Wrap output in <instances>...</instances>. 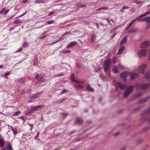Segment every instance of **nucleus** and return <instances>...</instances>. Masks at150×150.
I'll return each instance as SVG.
<instances>
[{"label":"nucleus","mask_w":150,"mask_h":150,"mask_svg":"<svg viewBox=\"0 0 150 150\" xmlns=\"http://www.w3.org/2000/svg\"><path fill=\"white\" fill-rule=\"evenodd\" d=\"M149 98V97H148L144 99H141L139 100V103H144L146 102Z\"/></svg>","instance_id":"5701e85b"},{"label":"nucleus","mask_w":150,"mask_h":150,"mask_svg":"<svg viewBox=\"0 0 150 150\" xmlns=\"http://www.w3.org/2000/svg\"><path fill=\"white\" fill-rule=\"evenodd\" d=\"M150 13V11H148L146 12L145 13H144L143 14H142L141 15V16H146L147 14Z\"/></svg>","instance_id":"c756f323"},{"label":"nucleus","mask_w":150,"mask_h":150,"mask_svg":"<svg viewBox=\"0 0 150 150\" xmlns=\"http://www.w3.org/2000/svg\"><path fill=\"white\" fill-rule=\"evenodd\" d=\"M66 92L67 91L66 90L64 89L62 91V92L61 93V94H63L64 93H66Z\"/></svg>","instance_id":"8fccbe9b"},{"label":"nucleus","mask_w":150,"mask_h":150,"mask_svg":"<svg viewBox=\"0 0 150 150\" xmlns=\"http://www.w3.org/2000/svg\"><path fill=\"white\" fill-rule=\"evenodd\" d=\"M42 94L41 92L35 93L31 95H30V97L31 99H34L39 97L40 95Z\"/></svg>","instance_id":"39448f33"},{"label":"nucleus","mask_w":150,"mask_h":150,"mask_svg":"<svg viewBox=\"0 0 150 150\" xmlns=\"http://www.w3.org/2000/svg\"><path fill=\"white\" fill-rule=\"evenodd\" d=\"M35 3L37 4H40V3H45V1L42 0H39L37 1H35Z\"/></svg>","instance_id":"473e14b6"},{"label":"nucleus","mask_w":150,"mask_h":150,"mask_svg":"<svg viewBox=\"0 0 150 150\" xmlns=\"http://www.w3.org/2000/svg\"><path fill=\"white\" fill-rule=\"evenodd\" d=\"M64 75V74L63 73H62L58 74L57 75V76H63Z\"/></svg>","instance_id":"3c124183"},{"label":"nucleus","mask_w":150,"mask_h":150,"mask_svg":"<svg viewBox=\"0 0 150 150\" xmlns=\"http://www.w3.org/2000/svg\"><path fill=\"white\" fill-rule=\"evenodd\" d=\"M117 86L121 90H123L126 88V85L125 84L117 82Z\"/></svg>","instance_id":"9d476101"},{"label":"nucleus","mask_w":150,"mask_h":150,"mask_svg":"<svg viewBox=\"0 0 150 150\" xmlns=\"http://www.w3.org/2000/svg\"><path fill=\"white\" fill-rule=\"evenodd\" d=\"M127 37L125 36L124 37V38L121 40L120 43V45H122L126 43L127 41Z\"/></svg>","instance_id":"2eb2a0df"},{"label":"nucleus","mask_w":150,"mask_h":150,"mask_svg":"<svg viewBox=\"0 0 150 150\" xmlns=\"http://www.w3.org/2000/svg\"><path fill=\"white\" fill-rule=\"evenodd\" d=\"M144 94V93H138L136 96V97H137L140 96H142Z\"/></svg>","instance_id":"e433bc0d"},{"label":"nucleus","mask_w":150,"mask_h":150,"mask_svg":"<svg viewBox=\"0 0 150 150\" xmlns=\"http://www.w3.org/2000/svg\"><path fill=\"white\" fill-rule=\"evenodd\" d=\"M39 134H40L39 132H38L37 133L36 136L35 137V139H36L37 137H39Z\"/></svg>","instance_id":"864d4df0"},{"label":"nucleus","mask_w":150,"mask_h":150,"mask_svg":"<svg viewBox=\"0 0 150 150\" xmlns=\"http://www.w3.org/2000/svg\"><path fill=\"white\" fill-rule=\"evenodd\" d=\"M117 61L116 59L115 58L113 61V63L114 64Z\"/></svg>","instance_id":"13d9d810"},{"label":"nucleus","mask_w":150,"mask_h":150,"mask_svg":"<svg viewBox=\"0 0 150 150\" xmlns=\"http://www.w3.org/2000/svg\"><path fill=\"white\" fill-rule=\"evenodd\" d=\"M136 21V19L130 22V24L131 25H132V24H133V23H134Z\"/></svg>","instance_id":"680f3d73"},{"label":"nucleus","mask_w":150,"mask_h":150,"mask_svg":"<svg viewBox=\"0 0 150 150\" xmlns=\"http://www.w3.org/2000/svg\"><path fill=\"white\" fill-rule=\"evenodd\" d=\"M23 48L22 47H20L15 52H20L22 50Z\"/></svg>","instance_id":"37998d69"},{"label":"nucleus","mask_w":150,"mask_h":150,"mask_svg":"<svg viewBox=\"0 0 150 150\" xmlns=\"http://www.w3.org/2000/svg\"><path fill=\"white\" fill-rule=\"evenodd\" d=\"M108 8V7H100V8H97L96 9V10L97 11H100L101 10H107Z\"/></svg>","instance_id":"bb28decb"},{"label":"nucleus","mask_w":150,"mask_h":150,"mask_svg":"<svg viewBox=\"0 0 150 150\" xmlns=\"http://www.w3.org/2000/svg\"><path fill=\"white\" fill-rule=\"evenodd\" d=\"M9 11V9H7L5 10V9L4 10V14H6L7 13V12Z\"/></svg>","instance_id":"09e8293b"},{"label":"nucleus","mask_w":150,"mask_h":150,"mask_svg":"<svg viewBox=\"0 0 150 150\" xmlns=\"http://www.w3.org/2000/svg\"><path fill=\"white\" fill-rule=\"evenodd\" d=\"M70 50H64L62 51V52L63 53L66 54L69 53L70 52Z\"/></svg>","instance_id":"2f4dec72"},{"label":"nucleus","mask_w":150,"mask_h":150,"mask_svg":"<svg viewBox=\"0 0 150 150\" xmlns=\"http://www.w3.org/2000/svg\"><path fill=\"white\" fill-rule=\"evenodd\" d=\"M86 91L89 92H93L94 91L93 88L91 87L90 85L88 84L87 85V86L86 88Z\"/></svg>","instance_id":"4468645a"},{"label":"nucleus","mask_w":150,"mask_h":150,"mask_svg":"<svg viewBox=\"0 0 150 150\" xmlns=\"http://www.w3.org/2000/svg\"><path fill=\"white\" fill-rule=\"evenodd\" d=\"M125 49V47L124 46H121L118 50V52L117 53V55H119L120 54L124 51Z\"/></svg>","instance_id":"ddd939ff"},{"label":"nucleus","mask_w":150,"mask_h":150,"mask_svg":"<svg viewBox=\"0 0 150 150\" xmlns=\"http://www.w3.org/2000/svg\"><path fill=\"white\" fill-rule=\"evenodd\" d=\"M150 84L140 83L136 84L134 87L137 89H146L149 88Z\"/></svg>","instance_id":"f03ea898"},{"label":"nucleus","mask_w":150,"mask_h":150,"mask_svg":"<svg viewBox=\"0 0 150 150\" xmlns=\"http://www.w3.org/2000/svg\"><path fill=\"white\" fill-rule=\"evenodd\" d=\"M77 44V42L75 41H73L71 42L67 46V48L68 49L71 48L72 46Z\"/></svg>","instance_id":"f8f14e48"},{"label":"nucleus","mask_w":150,"mask_h":150,"mask_svg":"<svg viewBox=\"0 0 150 150\" xmlns=\"http://www.w3.org/2000/svg\"><path fill=\"white\" fill-rule=\"evenodd\" d=\"M21 113L20 111H18V112H15L13 114L14 116H18Z\"/></svg>","instance_id":"72a5a7b5"},{"label":"nucleus","mask_w":150,"mask_h":150,"mask_svg":"<svg viewBox=\"0 0 150 150\" xmlns=\"http://www.w3.org/2000/svg\"><path fill=\"white\" fill-rule=\"evenodd\" d=\"M54 23L53 21H50L47 22V23L48 24H51Z\"/></svg>","instance_id":"79ce46f5"},{"label":"nucleus","mask_w":150,"mask_h":150,"mask_svg":"<svg viewBox=\"0 0 150 150\" xmlns=\"http://www.w3.org/2000/svg\"><path fill=\"white\" fill-rule=\"evenodd\" d=\"M133 89V87L132 86H129L125 91V93H124V97H125L127 96L132 91Z\"/></svg>","instance_id":"7ed1b4c3"},{"label":"nucleus","mask_w":150,"mask_h":150,"mask_svg":"<svg viewBox=\"0 0 150 150\" xmlns=\"http://www.w3.org/2000/svg\"><path fill=\"white\" fill-rule=\"evenodd\" d=\"M150 28V22L149 23H147V25L146 28V29L147 30L149 29Z\"/></svg>","instance_id":"4c0bfd02"},{"label":"nucleus","mask_w":150,"mask_h":150,"mask_svg":"<svg viewBox=\"0 0 150 150\" xmlns=\"http://www.w3.org/2000/svg\"><path fill=\"white\" fill-rule=\"evenodd\" d=\"M18 81V82L20 83H23L26 81L25 79L24 78H22L19 79Z\"/></svg>","instance_id":"aec40b11"},{"label":"nucleus","mask_w":150,"mask_h":150,"mask_svg":"<svg viewBox=\"0 0 150 150\" xmlns=\"http://www.w3.org/2000/svg\"><path fill=\"white\" fill-rule=\"evenodd\" d=\"M38 76H39L38 74H36L35 76V78L36 79H37V80H38V79H39Z\"/></svg>","instance_id":"6e6d98bb"},{"label":"nucleus","mask_w":150,"mask_h":150,"mask_svg":"<svg viewBox=\"0 0 150 150\" xmlns=\"http://www.w3.org/2000/svg\"><path fill=\"white\" fill-rule=\"evenodd\" d=\"M0 146L1 147L4 146V141L3 139H0Z\"/></svg>","instance_id":"4be33fe9"},{"label":"nucleus","mask_w":150,"mask_h":150,"mask_svg":"<svg viewBox=\"0 0 150 150\" xmlns=\"http://www.w3.org/2000/svg\"><path fill=\"white\" fill-rule=\"evenodd\" d=\"M5 9V8H4L1 10H0V14L3 13L4 14V10Z\"/></svg>","instance_id":"a19ab883"},{"label":"nucleus","mask_w":150,"mask_h":150,"mask_svg":"<svg viewBox=\"0 0 150 150\" xmlns=\"http://www.w3.org/2000/svg\"><path fill=\"white\" fill-rule=\"evenodd\" d=\"M63 115V117L64 119L66 118V117L68 115V114L67 113H62Z\"/></svg>","instance_id":"ea45409f"},{"label":"nucleus","mask_w":150,"mask_h":150,"mask_svg":"<svg viewBox=\"0 0 150 150\" xmlns=\"http://www.w3.org/2000/svg\"><path fill=\"white\" fill-rule=\"evenodd\" d=\"M119 134V132H117L115 133L114 134V135L115 136H116L117 135H118Z\"/></svg>","instance_id":"774afa93"},{"label":"nucleus","mask_w":150,"mask_h":150,"mask_svg":"<svg viewBox=\"0 0 150 150\" xmlns=\"http://www.w3.org/2000/svg\"><path fill=\"white\" fill-rule=\"evenodd\" d=\"M27 13H28L27 11H25V12L24 13H23L21 15H20L19 17H21V16H24Z\"/></svg>","instance_id":"de8ad7c7"},{"label":"nucleus","mask_w":150,"mask_h":150,"mask_svg":"<svg viewBox=\"0 0 150 150\" xmlns=\"http://www.w3.org/2000/svg\"><path fill=\"white\" fill-rule=\"evenodd\" d=\"M22 21L20 19H17L13 22V23L16 24H18L21 23Z\"/></svg>","instance_id":"393cba45"},{"label":"nucleus","mask_w":150,"mask_h":150,"mask_svg":"<svg viewBox=\"0 0 150 150\" xmlns=\"http://www.w3.org/2000/svg\"><path fill=\"white\" fill-rule=\"evenodd\" d=\"M41 106L40 105H38L35 106H34L30 109V111L31 113H33L35 111L38 110V108H40Z\"/></svg>","instance_id":"1a4fd4ad"},{"label":"nucleus","mask_w":150,"mask_h":150,"mask_svg":"<svg viewBox=\"0 0 150 150\" xmlns=\"http://www.w3.org/2000/svg\"><path fill=\"white\" fill-rule=\"evenodd\" d=\"M145 77L147 78H150V72H146L145 75Z\"/></svg>","instance_id":"a878e982"},{"label":"nucleus","mask_w":150,"mask_h":150,"mask_svg":"<svg viewBox=\"0 0 150 150\" xmlns=\"http://www.w3.org/2000/svg\"><path fill=\"white\" fill-rule=\"evenodd\" d=\"M112 71L114 74H116L118 72L117 66L114 65L112 69Z\"/></svg>","instance_id":"f3484780"},{"label":"nucleus","mask_w":150,"mask_h":150,"mask_svg":"<svg viewBox=\"0 0 150 150\" xmlns=\"http://www.w3.org/2000/svg\"><path fill=\"white\" fill-rule=\"evenodd\" d=\"M28 125L30 126V130L31 131H32V129H33V124H28Z\"/></svg>","instance_id":"a18cd8bd"},{"label":"nucleus","mask_w":150,"mask_h":150,"mask_svg":"<svg viewBox=\"0 0 150 150\" xmlns=\"http://www.w3.org/2000/svg\"><path fill=\"white\" fill-rule=\"evenodd\" d=\"M10 74V72H7L6 73H5V76H7L9 75Z\"/></svg>","instance_id":"69168bd1"},{"label":"nucleus","mask_w":150,"mask_h":150,"mask_svg":"<svg viewBox=\"0 0 150 150\" xmlns=\"http://www.w3.org/2000/svg\"><path fill=\"white\" fill-rule=\"evenodd\" d=\"M83 85H77L76 86L78 88L81 89L83 87Z\"/></svg>","instance_id":"c9c22d12"},{"label":"nucleus","mask_w":150,"mask_h":150,"mask_svg":"<svg viewBox=\"0 0 150 150\" xmlns=\"http://www.w3.org/2000/svg\"><path fill=\"white\" fill-rule=\"evenodd\" d=\"M111 63V60L110 59H108L104 61L103 64V68L104 72L107 74L109 77L110 76V71L109 69V68L110 64Z\"/></svg>","instance_id":"f257e3e1"},{"label":"nucleus","mask_w":150,"mask_h":150,"mask_svg":"<svg viewBox=\"0 0 150 150\" xmlns=\"http://www.w3.org/2000/svg\"><path fill=\"white\" fill-rule=\"evenodd\" d=\"M45 79L43 77H41L40 79V81L41 82H44L45 81Z\"/></svg>","instance_id":"49530a36"},{"label":"nucleus","mask_w":150,"mask_h":150,"mask_svg":"<svg viewBox=\"0 0 150 150\" xmlns=\"http://www.w3.org/2000/svg\"><path fill=\"white\" fill-rule=\"evenodd\" d=\"M6 149L8 150H13L12 147L10 144H9L7 147Z\"/></svg>","instance_id":"c85d7f7f"},{"label":"nucleus","mask_w":150,"mask_h":150,"mask_svg":"<svg viewBox=\"0 0 150 150\" xmlns=\"http://www.w3.org/2000/svg\"><path fill=\"white\" fill-rule=\"evenodd\" d=\"M85 6V5H82V4H80L79 5V7H81V8L84 7Z\"/></svg>","instance_id":"4d7b16f0"},{"label":"nucleus","mask_w":150,"mask_h":150,"mask_svg":"<svg viewBox=\"0 0 150 150\" xmlns=\"http://www.w3.org/2000/svg\"><path fill=\"white\" fill-rule=\"evenodd\" d=\"M12 131L15 135H16L17 133V128L16 127H11Z\"/></svg>","instance_id":"6ab92c4d"},{"label":"nucleus","mask_w":150,"mask_h":150,"mask_svg":"<svg viewBox=\"0 0 150 150\" xmlns=\"http://www.w3.org/2000/svg\"><path fill=\"white\" fill-rule=\"evenodd\" d=\"M146 112H150V107L147 110H146Z\"/></svg>","instance_id":"338daca9"},{"label":"nucleus","mask_w":150,"mask_h":150,"mask_svg":"<svg viewBox=\"0 0 150 150\" xmlns=\"http://www.w3.org/2000/svg\"><path fill=\"white\" fill-rule=\"evenodd\" d=\"M150 42L149 41H145L142 43L140 45V48H145L147 47Z\"/></svg>","instance_id":"0eeeda50"},{"label":"nucleus","mask_w":150,"mask_h":150,"mask_svg":"<svg viewBox=\"0 0 150 150\" xmlns=\"http://www.w3.org/2000/svg\"><path fill=\"white\" fill-rule=\"evenodd\" d=\"M147 53V50L146 49H143L141 50L138 53V54L139 55L140 57L145 56H146Z\"/></svg>","instance_id":"423d86ee"},{"label":"nucleus","mask_w":150,"mask_h":150,"mask_svg":"<svg viewBox=\"0 0 150 150\" xmlns=\"http://www.w3.org/2000/svg\"><path fill=\"white\" fill-rule=\"evenodd\" d=\"M102 19L103 20H106V21H107V22H108V23L109 24H110V21L109 20V19L108 18H102Z\"/></svg>","instance_id":"58836bf2"},{"label":"nucleus","mask_w":150,"mask_h":150,"mask_svg":"<svg viewBox=\"0 0 150 150\" xmlns=\"http://www.w3.org/2000/svg\"><path fill=\"white\" fill-rule=\"evenodd\" d=\"M143 16H141V15L138 17L136 19V20H137L138 21H144V18H141Z\"/></svg>","instance_id":"cd10ccee"},{"label":"nucleus","mask_w":150,"mask_h":150,"mask_svg":"<svg viewBox=\"0 0 150 150\" xmlns=\"http://www.w3.org/2000/svg\"><path fill=\"white\" fill-rule=\"evenodd\" d=\"M54 13V12L51 11L48 14V16H50L53 14Z\"/></svg>","instance_id":"603ef678"},{"label":"nucleus","mask_w":150,"mask_h":150,"mask_svg":"<svg viewBox=\"0 0 150 150\" xmlns=\"http://www.w3.org/2000/svg\"><path fill=\"white\" fill-rule=\"evenodd\" d=\"M131 74V72L128 71H125L123 72L120 74V76L122 78H123L125 80H126V79H125V78L128 76L130 75Z\"/></svg>","instance_id":"20e7f679"},{"label":"nucleus","mask_w":150,"mask_h":150,"mask_svg":"<svg viewBox=\"0 0 150 150\" xmlns=\"http://www.w3.org/2000/svg\"><path fill=\"white\" fill-rule=\"evenodd\" d=\"M137 31V29L134 28H132L129 31V33H132L135 32Z\"/></svg>","instance_id":"412c9836"},{"label":"nucleus","mask_w":150,"mask_h":150,"mask_svg":"<svg viewBox=\"0 0 150 150\" xmlns=\"http://www.w3.org/2000/svg\"><path fill=\"white\" fill-rule=\"evenodd\" d=\"M95 39V36H93L91 38V41L92 42Z\"/></svg>","instance_id":"5fc2aeb1"},{"label":"nucleus","mask_w":150,"mask_h":150,"mask_svg":"<svg viewBox=\"0 0 150 150\" xmlns=\"http://www.w3.org/2000/svg\"><path fill=\"white\" fill-rule=\"evenodd\" d=\"M74 74H73L71 76V80H73V81H75L76 83H82L83 82H84V81H78L76 80L74 78Z\"/></svg>","instance_id":"dca6fc26"},{"label":"nucleus","mask_w":150,"mask_h":150,"mask_svg":"<svg viewBox=\"0 0 150 150\" xmlns=\"http://www.w3.org/2000/svg\"><path fill=\"white\" fill-rule=\"evenodd\" d=\"M124 10L128 8L129 7L128 6H124L122 7Z\"/></svg>","instance_id":"052dcab7"},{"label":"nucleus","mask_w":150,"mask_h":150,"mask_svg":"<svg viewBox=\"0 0 150 150\" xmlns=\"http://www.w3.org/2000/svg\"><path fill=\"white\" fill-rule=\"evenodd\" d=\"M118 67L119 68L122 69H123V67L121 66L120 64H119L118 65Z\"/></svg>","instance_id":"0e129e2a"},{"label":"nucleus","mask_w":150,"mask_h":150,"mask_svg":"<svg viewBox=\"0 0 150 150\" xmlns=\"http://www.w3.org/2000/svg\"><path fill=\"white\" fill-rule=\"evenodd\" d=\"M76 123L79 125H81L83 123V121L81 118H77L76 120Z\"/></svg>","instance_id":"a211bd4d"},{"label":"nucleus","mask_w":150,"mask_h":150,"mask_svg":"<svg viewBox=\"0 0 150 150\" xmlns=\"http://www.w3.org/2000/svg\"><path fill=\"white\" fill-rule=\"evenodd\" d=\"M146 67L147 65L145 64H144L142 66H140L138 69L139 72L140 73H142L143 72L144 70L146 68Z\"/></svg>","instance_id":"6e6552de"},{"label":"nucleus","mask_w":150,"mask_h":150,"mask_svg":"<svg viewBox=\"0 0 150 150\" xmlns=\"http://www.w3.org/2000/svg\"><path fill=\"white\" fill-rule=\"evenodd\" d=\"M124 9L123 8V7H122L121 9L120 10V11L121 12H123L124 11Z\"/></svg>","instance_id":"e2e57ef3"},{"label":"nucleus","mask_w":150,"mask_h":150,"mask_svg":"<svg viewBox=\"0 0 150 150\" xmlns=\"http://www.w3.org/2000/svg\"><path fill=\"white\" fill-rule=\"evenodd\" d=\"M29 45V43L27 42H24L23 44V47H28Z\"/></svg>","instance_id":"f704fd0d"},{"label":"nucleus","mask_w":150,"mask_h":150,"mask_svg":"<svg viewBox=\"0 0 150 150\" xmlns=\"http://www.w3.org/2000/svg\"><path fill=\"white\" fill-rule=\"evenodd\" d=\"M100 69V68L99 67H98L95 70V71L96 72H97L98 71H99Z\"/></svg>","instance_id":"c03bdc74"},{"label":"nucleus","mask_w":150,"mask_h":150,"mask_svg":"<svg viewBox=\"0 0 150 150\" xmlns=\"http://www.w3.org/2000/svg\"><path fill=\"white\" fill-rule=\"evenodd\" d=\"M99 77L101 79H103L104 80H105L106 79V78L105 76L103 74H102L99 75Z\"/></svg>","instance_id":"7c9ffc66"},{"label":"nucleus","mask_w":150,"mask_h":150,"mask_svg":"<svg viewBox=\"0 0 150 150\" xmlns=\"http://www.w3.org/2000/svg\"><path fill=\"white\" fill-rule=\"evenodd\" d=\"M135 3L137 4H140L142 3L141 1H135Z\"/></svg>","instance_id":"bf43d9fd"},{"label":"nucleus","mask_w":150,"mask_h":150,"mask_svg":"<svg viewBox=\"0 0 150 150\" xmlns=\"http://www.w3.org/2000/svg\"><path fill=\"white\" fill-rule=\"evenodd\" d=\"M144 21H146L147 23L150 22V17H146L144 18Z\"/></svg>","instance_id":"b1692460"},{"label":"nucleus","mask_w":150,"mask_h":150,"mask_svg":"<svg viewBox=\"0 0 150 150\" xmlns=\"http://www.w3.org/2000/svg\"><path fill=\"white\" fill-rule=\"evenodd\" d=\"M129 75H130V79L131 80H133L136 77H137L139 76L138 73H131V74Z\"/></svg>","instance_id":"9b49d317"}]
</instances>
